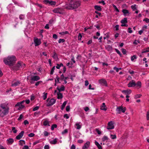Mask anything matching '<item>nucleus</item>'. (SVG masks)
Listing matches in <instances>:
<instances>
[{
  "label": "nucleus",
  "mask_w": 149,
  "mask_h": 149,
  "mask_svg": "<svg viewBox=\"0 0 149 149\" xmlns=\"http://www.w3.org/2000/svg\"><path fill=\"white\" fill-rule=\"evenodd\" d=\"M16 60L15 56H8L7 58H4L3 62L6 64L11 66L14 64Z\"/></svg>",
  "instance_id": "nucleus-1"
},
{
  "label": "nucleus",
  "mask_w": 149,
  "mask_h": 149,
  "mask_svg": "<svg viewBox=\"0 0 149 149\" xmlns=\"http://www.w3.org/2000/svg\"><path fill=\"white\" fill-rule=\"evenodd\" d=\"M81 3L79 1H75L72 3L70 2L68 5L66 6L65 8L66 9L70 10L77 8L80 6Z\"/></svg>",
  "instance_id": "nucleus-2"
},
{
  "label": "nucleus",
  "mask_w": 149,
  "mask_h": 149,
  "mask_svg": "<svg viewBox=\"0 0 149 149\" xmlns=\"http://www.w3.org/2000/svg\"><path fill=\"white\" fill-rule=\"evenodd\" d=\"M9 108L7 107L6 109L5 110L0 109V116L3 117L6 115L9 112Z\"/></svg>",
  "instance_id": "nucleus-3"
},
{
  "label": "nucleus",
  "mask_w": 149,
  "mask_h": 149,
  "mask_svg": "<svg viewBox=\"0 0 149 149\" xmlns=\"http://www.w3.org/2000/svg\"><path fill=\"white\" fill-rule=\"evenodd\" d=\"M46 101L47 102H49L46 104V106L47 107H49L55 103L56 102V100L54 98H52L49 100V98H48L46 100Z\"/></svg>",
  "instance_id": "nucleus-4"
},
{
  "label": "nucleus",
  "mask_w": 149,
  "mask_h": 149,
  "mask_svg": "<svg viewBox=\"0 0 149 149\" xmlns=\"http://www.w3.org/2000/svg\"><path fill=\"white\" fill-rule=\"evenodd\" d=\"M114 123L112 121L109 122L107 124V128L108 130L113 129L114 128Z\"/></svg>",
  "instance_id": "nucleus-5"
},
{
  "label": "nucleus",
  "mask_w": 149,
  "mask_h": 149,
  "mask_svg": "<svg viewBox=\"0 0 149 149\" xmlns=\"http://www.w3.org/2000/svg\"><path fill=\"white\" fill-rule=\"evenodd\" d=\"M116 110L118 111V113L119 114H120L121 113V111L123 113H124L126 110V108L125 107L124 108H123L122 106L119 107H117Z\"/></svg>",
  "instance_id": "nucleus-6"
},
{
  "label": "nucleus",
  "mask_w": 149,
  "mask_h": 149,
  "mask_svg": "<svg viewBox=\"0 0 149 149\" xmlns=\"http://www.w3.org/2000/svg\"><path fill=\"white\" fill-rule=\"evenodd\" d=\"M20 62H18L17 64L16 65V67L15 68L14 67H13L12 68V69L13 70H18V68H20V67H22V66L24 65H25V64L23 63H22Z\"/></svg>",
  "instance_id": "nucleus-7"
},
{
  "label": "nucleus",
  "mask_w": 149,
  "mask_h": 149,
  "mask_svg": "<svg viewBox=\"0 0 149 149\" xmlns=\"http://www.w3.org/2000/svg\"><path fill=\"white\" fill-rule=\"evenodd\" d=\"M44 2L46 4H49L51 5H55L56 4V2L52 1H49L48 0H45L44 1Z\"/></svg>",
  "instance_id": "nucleus-8"
},
{
  "label": "nucleus",
  "mask_w": 149,
  "mask_h": 149,
  "mask_svg": "<svg viewBox=\"0 0 149 149\" xmlns=\"http://www.w3.org/2000/svg\"><path fill=\"white\" fill-rule=\"evenodd\" d=\"M34 41L35 43V45L36 46L39 45L41 42L40 40V39H39L38 38H34Z\"/></svg>",
  "instance_id": "nucleus-9"
},
{
  "label": "nucleus",
  "mask_w": 149,
  "mask_h": 149,
  "mask_svg": "<svg viewBox=\"0 0 149 149\" xmlns=\"http://www.w3.org/2000/svg\"><path fill=\"white\" fill-rule=\"evenodd\" d=\"M24 133V131H22L19 134L16 136V139L18 140L20 139L23 136Z\"/></svg>",
  "instance_id": "nucleus-10"
},
{
  "label": "nucleus",
  "mask_w": 149,
  "mask_h": 149,
  "mask_svg": "<svg viewBox=\"0 0 149 149\" xmlns=\"http://www.w3.org/2000/svg\"><path fill=\"white\" fill-rule=\"evenodd\" d=\"M53 11L55 13H59L60 14L61 13L62 10L61 8H58L54 9L53 10Z\"/></svg>",
  "instance_id": "nucleus-11"
},
{
  "label": "nucleus",
  "mask_w": 149,
  "mask_h": 149,
  "mask_svg": "<svg viewBox=\"0 0 149 149\" xmlns=\"http://www.w3.org/2000/svg\"><path fill=\"white\" fill-rule=\"evenodd\" d=\"M132 82L130 81L128 84V86L129 87H132L136 85V84L134 81L132 80Z\"/></svg>",
  "instance_id": "nucleus-12"
},
{
  "label": "nucleus",
  "mask_w": 149,
  "mask_h": 149,
  "mask_svg": "<svg viewBox=\"0 0 149 149\" xmlns=\"http://www.w3.org/2000/svg\"><path fill=\"white\" fill-rule=\"evenodd\" d=\"M40 79V77L38 76H34L31 78V80L34 81H37Z\"/></svg>",
  "instance_id": "nucleus-13"
},
{
  "label": "nucleus",
  "mask_w": 149,
  "mask_h": 149,
  "mask_svg": "<svg viewBox=\"0 0 149 149\" xmlns=\"http://www.w3.org/2000/svg\"><path fill=\"white\" fill-rule=\"evenodd\" d=\"M99 82L100 83L103 84L106 86H107V83L106 80L105 79H102L99 80Z\"/></svg>",
  "instance_id": "nucleus-14"
},
{
  "label": "nucleus",
  "mask_w": 149,
  "mask_h": 149,
  "mask_svg": "<svg viewBox=\"0 0 149 149\" xmlns=\"http://www.w3.org/2000/svg\"><path fill=\"white\" fill-rule=\"evenodd\" d=\"M122 92L123 93H125L126 94L129 95L131 93L132 91L128 89L127 90H123Z\"/></svg>",
  "instance_id": "nucleus-15"
},
{
  "label": "nucleus",
  "mask_w": 149,
  "mask_h": 149,
  "mask_svg": "<svg viewBox=\"0 0 149 149\" xmlns=\"http://www.w3.org/2000/svg\"><path fill=\"white\" fill-rule=\"evenodd\" d=\"M57 89L58 90V92H60L61 91H63L65 90V87L63 85L61 86V88H59L58 87L57 88Z\"/></svg>",
  "instance_id": "nucleus-16"
},
{
  "label": "nucleus",
  "mask_w": 149,
  "mask_h": 149,
  "mask_svg": "<svg viewBox=\"0 0 149 149\" xmlns=\"http://www.w3.org/2000/svg\"><path fill=\"white\" fill-rule=\"evenodd\" d=\"M106 107L105 103H103L102 105L101 106V109L102 110H103L106 111L107 110V108H105Z\"/></svg>",
  "instance_id": "nucleus-17"
},
{
  "label": "nucleus",
  "mask_w": 149,
  "mask_h": 149,
  "mask_svg": "<svg viewBox=\"0 0 149 149\" xmlns=\"http://www.w3.org/2000/svg\"><path fill=\"white\" fill-rule=\"evenodd\" d=\"M57 98L58 99H61L63 98V96L62 93L60 92H58L57 93Z\"/></svg>",
  "instance_id": "nucleus-18"
},
{
  "label": "nucleus",
  "mask_w": 149,
  "mask_h": 149,
  "mask_svg": "<svg viewBox=\"0 0 149 149\" xmlns=\"http://www.w3.org/2000/svg\"><path fill=\"white\" fill-rule=\"evenodd\" d=\"M57 140L56 139H55L51 141H50V143L52 144H55L56 143H57Z\"/></svg>",
  "instance_id": "nucleus-19"
},
{
  "label": "nucleus",
  "mask_w": 149,
  "mask_h": 149,
  "mask_svg": "<svg viewBox=\"0 0 149 149\" xmlns=\"http://www.w3.org/2000/svg\"><path fill=\"white\" fill-rule=\"evenodd\" d=\"M127 18H125L124 19H122L121 21V23L123 24H126L127 23Z\"/></svg>",
  "instance_id": "nucleus-20"
},
{
  "label": "nucleus",
  "mask_w": 149,
  "mask_h": 149,
  "mask_svg": "<svg viewBox=\"0 0 149 149\" xmlns=\"http://www.w3.org/2000/svg\"><path fill=\"white\" fill-rule=\"evenodd\" d=\"M122 12L123 13L124 15H126L127 14L129 13V11L126 9H123Z\"/></svg>",
  "instance_id": "nucleus-21"
},
{
  "label": "nucleus",
  "mask_w": 149,
  "mask_h": 149,
  "mask_svg": "<svg viewBox=\"0 0 149 149\" xmlns=\"http://www.w3.org/2000/svg\"><path fill=\"white\" fill-rule=\"evenodd\" d=\"M95 144L97 146L99 149H102V146L96 141L95 142Z\"/></svg>",
  "instance_id": "nucleus-22"
},
{
  "label": "nucleus",
  "mask_w": 149,
  "mask_h": 149,
  "mask_svg": "<svg viewBox=\"0 0 149 149\" xmlns=\"http://www.w3.org/2000/svg\"><path fill=\"white\" fill-rule=\"evenodd\" d=\"M97 10L101 11L102 10V8L100 6H95L94 7Z\"/></svg>",
  "instance_id": "nucleus-23"
},
{
  "label": "nucleus",
  "mask_w": 149,
  "mask_h": 149,
  "mask_svg": "<svg viewBox=\"0 0 149 149\" xmlns=\"http://www.w3.org/2000/svg\"><path fill=\"white\" fill-rule=\"evenodd\" d=\"M67 103V101H65L63 103L62 105L61 108V109L62 110H63V109L65 108Z\"/></svg>",
  "instance_id": "nucleus-24"
},
{
  "label": "nucleus",
  "mask_w": 149,
  "mask_h": 149,
  "mask_svg": "<svg viewBox=\"0 0 149 149\" xmlns=\"http://www.w3.org/2000/svg\"><path fill=\"white\" fill-rule=\"evenodd\" d=\"M106 49L108 51H110L112 50V47L110 45H108L107 46Z\"/></svg>",
  "instance_id": "nucleus-25"
},
{
  "label": "nucleus",
  "mask_w": 149,
  "mask_h": 149,
  "mask_svg": "<svg viewBox=\"0 0 149 149\" xmlns=\"http://www.w3.org/2000/svg\"><path fill=\"white\" fill-rule=\"evenodd\" d=\"M8 143L10 144H12L14 142V140L13 139L10 138L8 139L7 140Z\"/></svg>",
  "instance_id": "nucleus-26"
},
{
  "label": "nucleus",
  "mask_w": 149,
  "mask_h": 149,
  "mask_svg": "<svg viewBox=\"0 0 149 149\" xmlns=\"http://www.w3.org/2000/svg\"><path fill=\"white\" fill-rule=\"evenodd\" d=\"M20 84V83L19 81H17L15 82L13 84H12V86H16Z\"/></svg>",
  "instance_id": "nucleus-27"
},
{
  "label": "nucleus",
  "mask_w": 149,
  "mask_h": 149,
  "mask_svg": "<svg viewBox=\"0 0 149 149\" xmlns=\"http://www.w3.org/2000/svg\"><path fill=\"white\" fill-rule=\"evenodd\" d=\"M43 125L44 126H46L48 125V126H49L50 125L49 124V122L47 120H45L44 121L43 123Z\"/></svg>",
  "instance_id": "nucleus-28"
},
{
  "label": "nucleus",
  "mask_w": 149,
  "mask_h": 149,
  "mask_svg": "<svg viewBox=\"0 0 149 149\" xmlns=\"http://www.w3.org/2000/svg\"><path fill=\"white\" fill-rule=\"evenodd\" d=\"M136 85L137 86H139V88H140L141 86V83L140 81H138L136 84Z\"/></svg>",
  "instance_id": "nucleus-29"
},
{
  "label": "nucleus",
  "mask_w": 149,
  "mask_h": 149,
  "mask_svg": "<svg viewBox=\"0 0 149 149\" xmlns=\"http://www.w3.org/2000/svg\"><path fill=\"white\" fill-rule=\"evenodd\" d=\"M108 137L106 136H104L102 138V141H105L108 140Z\"/></svg>",
  "instance_id": "nucleus-30"
},
{
  "label": "nucleus",
  "mask_w": 149,
  "mask_h": 149,
  "mask_svg": "<svg viewBox=\"0 0 149 149\" xmlns=\"http://www.w3.org/2000/svg\"><path fill=\"white\" fill-rule=\"evenodd\" d=\"M54 55L52 56V57L54 58L55 59L56 58H57L58 55L56 54V52L54 51Z\"/></svg>",
  "instance_id": "nucleus-31"
},
{
  "label": "nucleus",
  "mask_w": 149,
  "mask_h": 149,
  "mask_svg": "<svg viewBox=\"0 0 149 149\" xmlns=\"http://www.w3.org/2000/svg\"><path fill=\"white\" fill-rule=\"evenodd\" d=\"M131 8L133 10H136L137 9L136 8V5H132L131 6Z\"/></svg>",
  "instance_id": "nucleus-32"
},
{
  "label": "nucleus",
  "mask_w": 149,
  "mask_h": 149,
  "mask_svg": "<svg viewBox=\"0 0 149 149\" xmlns=\"http://www.w3.org/2000/svg\"><path fill=\"white\" fill-rule=\"evenodd\" d=\"M57 127V125L56 124H53L51 126V130H54V128H56Z\"/></svg>",
  "instance_id": "nucleus-33"
},
{
  "label": "nucleus",
  "mask_w": 149,
  "mask_h": 149,
  "mask_svg": "<svg viewBox=\"0 0 149 149\" xmlns=\"http://www.w3.org/2000/svg\"><path fill=\"white\" fill-rule=\"evenodd\" d=\"M90 144V142L89 141H87L84 144V146L87 147V148H88Z\"/></svg>",
  "instance_id": "nucleus-34"
},
{
  "label": "nucleus",
  "mask_w": 149,
  "mask_h": 149,
  "mask_svg": "<svg viewBox=\"0 0 149 149\" xmlns=\"http://www.w3.org/2000/svg\"><path fill=\"white\" fill-rule=\"evenodd\" d=\"M19 144L21 145H22L23 144H25V142L24 141L20 140L19 141Z\"/></svg>",
  "instance_id": "nucleus-35"
},
{
  "label": "nucleus",
  "mask_w": 149,
  "mask_h": 149,
  "mask_svg": "<svg viewBox=\"0 0 149 149\" xmlns=\"http://www.w3.org/2000/svg\"><path fill=\"white\" fill-rule=\"evenodd\" d=\"M0 107L2 109L5 110L6 109V107L5 106L2 104H1Z\"/></svg>",
  "instance_id": "nucleus-36"
},
{
  "label": "nucleus",
  "mask_w": 149,
  "mask_h": 149,
  "mask_svg": "<svg viewBox=\"0 0 149 149\" xmlns=\"http://www.w3.org/2000/svg\"><path fill=\"white\" fill-rule=\"evenodd\" d=\"M75 125L76 126H77V129L79 130L81 128V125L79 124V123H76Z\"/></svg>",
  "instance_id": "nucleus-37"
},
{
  "label": "nucleus",
  "mask_w": 149,
  "mask_h": 149,
  "mask_svg": "<svg viewBox=\"0 0 149 149\" xmlns=\"http://www.w3.org/2000/svg\"><path fill=\"white\" fill-rule=\"evenodd\" d=\"M112 6L113 7V8H114V9L115 10L118 12L119 13V10L118 9V8H117L116 6L114 4H113Z\"/></svg>",
  "instance_id": "nucleus-38"
},
{
  "label": "nucleus",
  "mask_w": 149,
  "mask_h": 149,
  "mask_svg": "<svg viewBox=\"0 0 149 149\" xmlns=\"http://www.w3.org/2000/svg\"><path fill=\"white\" fill-rule=\"evenodd\" d=\"M44 95H43V99L44 100H45L47 97V93H44Z\"/></svg>",
  "instance_id": "nucleus-39"
},
{
  "label": "nucleus",
  "mask_w": 149,
  "mask_h": 149,
  "mask_svg": "<svg viewBox=\"0 0 149 149\" xmlns=\"http://www.w3.org/2000/svg\"><path fill=\"white\" fill-rule=\"evenodd\" d=\"M55 69V66H54L53 67L51 70V72H50V74H53V72H54V70Z\"/></svg>",
  "instance_id": "nucleus-40"
},
{
  "label": "nucleus",
  "mask_w": 149,
  "mask_h": 149,
  "mask_svg": "<svg viewBox=\"0 0 149 149\" xmlns=\"http://www.w3.org/2000/svg\"><path fill=\"white\" fill-rule=\"evenodd\" d=\"M68 33H69L68 31H65V32H63L59 33L60 34H61L62 35H64V34H66Z\"/></svg>",
  "instance_id": "nucleus-41"
},
{
  "label": "nucleus",
  "mask_w": 149,
  "mask_h": 149,
  "mask_svg": "<svg viewBox=\"0 0 149 149\" xmlns=\"http://www.w3.org/2000/svg\"><path fill=\"white\" fill-rule=\"evenodd\" d=\"M149 52V47H147L145 51H143L142 52V53H144L146 52Z\"/></svg>",
  "instance_id": "nucleus-42"
},
{
  "label": "nucleus",
  "mask_w": 149,
  "mask_h": 149,
  "mask_svg": "<svg viewBox=\"0 0 149 149\" xmlns=\"http://www.w3.org/2000/svg\"><path fill=\"white\" fill-rule=\"evenodd\" d=\"M115 50L116 51L117 53L120 55V57L122 56V54L119 50L116 49H115Z\"/></svg>",
  "instance_id": "nucleus-43"
},
{
  "label": "nucleus",
  "mask_w": 149,
  "mask_h": 149,
  "mask_svg": "<svg viewBox=\"0 0 149 149\" xmlns=\"http://www.w3.org/2000/svg\"><path fill=\"white\" fill-rule=\"evenodd\" d=\"M65 41V40L63 39H60L58 40V42L59 43H61V42H63Z\"/></svg>",
  "instance_id": "nucleus-44"
},
{
  "label": "nucleus",
  "mask_w": 149,
  "mask_h": 149,
  "mask_svg": "<svg viewBox=\"0 0 149 149\" xmlns=\"http://www.w3.org/2000/svg\"><path fill=\"white\" fill-rule=\"evenodd\" d=\"M82 35L81 33H79V34L78 38V40H81V38H82Z\"/></svg>",
  "instance_id": "nucleus-45"
},
{
  "label": "nucleus",
  "mask_w": 149,
  "mask_h": 149,
  "mask_svg": "<svg viewBox=\"0 0 149 149\" xmlns=\"http://www.w3.org/2000/svg\"><path fill=\"white\" fill-rule=\"evenodd\" d=\"M121 50H122V52L123 54H126L127 52L126 51V49L123 48L121 49Z\"/></svg>",
  "instance_id": "nucleus-46"
},
{
  "label": "nucleus",
  "mask_w": 149,
  "mask_h": 149,
  "mask_svg": "<svg viewBox=\"0 0 149 149\" xmlns=\"http://www.w3.org/2000/svg\"><path fill=\"white\" fill-rule=\"evenodd\" d=\"M111 137L112 139H115L116 138V135H111Z\"/></svg>",
  "instance_id": "nucleus-47"
},
{
  "label": "nucleus",
  "mask_w": 149,
  "mask_h": 149,
  "mask_svg": "<svg viewBox=\"0 0 149 149\" xmlns=\"http://www.w3.org/2000/svg\"><path fill=\"white\" fill-rule=\"evenodd\" d=\"M136 58V55H134L131 57V59L132 61H133L134 59Z\"/></svg>",
  "instance_id": "nucleus-48"
},
{
  "label": "nucleus",
  "mask_w": 149,
  "mask_h": 149,
  "mask_svg": "<svg viewBox=\"0 0 149 149\" xmlns=\"http://www.w3.org/2000/svg\"><path fill=\"white\" fill-rule=\"evenodd\" d=\"M141 95H142L140 94L136 95L135 96V98L136 99L137 98H140L141 96Z\"/></svg>",
  "instance_id": "nucleus-49"
},
{
  "label": "nucleus",
  "mask_w": 149,
  "mask_h": 149,
  "mask_svg": "<svg viewBox=\"0 0 149 149\" xmlns=\"http://www.w3.org/2000/svg\"><path fill=\"white\" fill-rule=\"evenodd\" d=\"M12 130L13 131V132L14 133H15L17 132V130L15 129V128L14 127H13L12 128Z\"/></svg>",
  "instance_id": "nucleus-50"
},
{
  "label": "nucleus",
  "mask_w": 149,
  "mask_h": 149,
  "mask_svg": "<svg viewBox=\"0 0 149 149\" xmlns=\"http://www.w3.org/2000/svg\"><path fill=\"white\" fill-rule=\"evenodd\" d=\"M42 82V81H39L37 82H36L35 84V85L36 86H38L40 84H41Z\"/></svg>",
  "instance_id": "nucleus-51"
},
{
  "label": "nucleus",
  "mask_w": 149,
  "mask_h": 149,
  "mask_svg": "<svg viewBox=\"0 0 149 149\" xmlns=\"http://www.w3.org/2000/svg\"><path fill=\"white\" fill-rule=\"evenodd\" d=\"M24 107H24V105H23L21 104V105L20 106V107L18 108V109L19 110H21V109H22L23 108H24Z\"/></svg>",
  "instance_id": "nucleus-52"
},
{
  "label": "nucleus",
  "mask_w": 149,
  "mask_h": 149,
  "mask_svg": "<svg viewBox=\"0 0 149 149\" xmlns=\"http://www.w3.org/2000/svg\"><path fill=\"white\" fill-rule=\"evenodd\" d=\"M28 136L29 137H33L35 135V134L33 133H31L28 134Z\"/></svg>",
  "instance_id": "nucleus-53"
},
{
  "label": "nucleus",
  "mask_w": 149,
  "mask_h": 149,
  "mask_svg": "<svg viewBox=\"0 0 149 149\" xmlns=\"http://www.w3.org/2000/svg\"><path fill=\"white\" fill-rule=\"evenodd\" d=\"M68 132V130L67 129H65L62 132V134H65L66 133Z\"/></svg>",
  "instance_id": "nucleus-54"
},
{
  "label": "nucleus",
  "mask_w": 149,
  "mask_h": 149,
  "mask_svg": "<svg viewBox=\"0 0 149 149\" xmlns=\"http://www.w3.org/2000/svg\"><path fill=\"white\" fill-rule=\"evenodd\" d=\"M49 134V133L47 131H45L44 132V135L45 136H47Z\"/></svg>",
  "instance_id": "nucleus-55"
},
{
  "label": "nucleus",
  "mask_w": 149,
  "mask_h": 149,
  "mask_svg": "<svg viewBox=\"0 0 149 149\" xmlns=\"http://www.w3.org/2000/svg\"><path fill=\"white\" fill-rule=\"evenodd\" d=\"M70 110V106L69 105L67 106L66 108V110L67 111H69Z\"/></svg>",
  "instance_id": "nucleus-56"
},
{
  "label": "nucleus",
  "mask_w": 149,
  "mask_h": 149,
  "mask_svg": "<svg viewBox=\"0 0 149 149\" xmlns=\"http://www.w3.org/2000/svg\"><path fill=\"white\" fill-rule=\"evenodd\" d=\"M146 116L147 119L148 120H149V111H147Z\"/></svg>",
  "instance_id": "nucleus-57"
},
{
  "label": "nucleus",
  "mask_w": 149,
  "mask_h": 149,
  "mask_svg": "<svg viewBox=\"0 0 149 149\" xmlns=\"http://www.w3.org/2000/svg\"><path fill=\"white\" fill-rule=\"evenodd\" d=\"M23 117V116L22 114H21L20 115L19 117L18 118V120H20Z\"/></svg>",
  "instance_id": "nucleus-58"
},
{
  "label": "nucleus",
  "mask_w": 149,
  "mask_h": 149,
  "mask_svg": "<svg viewBox=\"0 0 149 149\" xmlns=\"http://www.w3.org/2000/svg\"><path fill=\"white\" fill-rule=\"evenodd\" d=\"M39 107L38 106H36L33 108V111H36L38 109Z\"/></svg>",
  "instance_id": "nucleus-59"
},
{
  "label": "nucleus",
  "mask_w": 149,
  "mask_h": 149,
  "mask_svg": "<svg viewBox=\"0 0 149 149\" xmlns=\"http://www.w3.org/2000/svg\"><path fill=\"white\" fill-rule=\"evenodd\" d=\"M21 103H20V102H18L15 105V107H18V106H19L21 105Z\"/></svg>",
  "instance_id": "nucleus-60"
},
{
  "label": "nucleus",
  "mask_w": 149,
  "mask_h": 149,
  "mask_svg": "<svg viewBox=\"0 0 149 149\" xmlns=\"http://www.w3.org/2000/svg\"><path fill=\"white\" fill-rule=\"evenodd\" d=\"M65 77L63 74H62L61 76L60 79L61 80H63L64 78Z\"/></svg>",
  "instance_id": "nucleus-61"
},
{
  "label": "nucleus",
  "mask_w": 149,
  "mask_h": 149,
  "mask_svg": "<svg viewBox=\"0 0 149 149\" xmlns=\"http://www.w3.org/2000/svg\"><path fill=\"white\" fill-rule=\"evenodd\" d=\"M49 146L48 145H46L44 147L45 149H49Z\"/></svg>",
  "instance_id": "nucleus-62"
},
{
  "label": "nucleus",
  "mask_w": 149,
  "mask_h": 149,
  "mask_svg": "<svg viewBox=\"0 0 149 149\" xmlns=\"http://www.w3.org/2000/svg\"><path fill=\"white\" fill-rule=\"evenodd\" d=\"M143 21H145L146 23H148L149 22V19L146 18L144 19Z\"/></svg>",
  "instance_id": "nucleus-63"
},
{
  "label": "nucleus",
  "mask_w": 149,
  "mask_h": 149,
  "mask_svg": "<svg viewBox=\"0 0 149 149\" xmlns=\"http://www.w3.org/2000/svg\"><path fill=\"white\" fill-rule=\"evenodd\" d=\"M75 146L74 144H73L71 147V149H75Z\"/></svg>",
  "instance_id": "nucleus-64"
}]
</instances>
